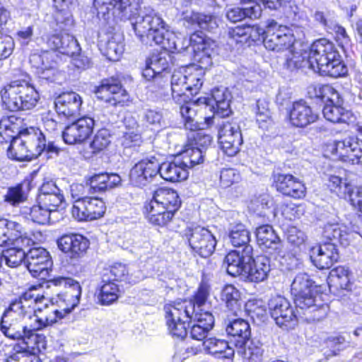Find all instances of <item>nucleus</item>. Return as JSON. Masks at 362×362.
<instances>
[{
  "label": "nucleus",
  "instance_id": "f257e3e1",
  "mask_svg": "<svg viewBox=\"0 0 362 362\" xmlns=\"http://www.w3.org/2000/svg\"><path fill=\"white\" fill-rule=\"evenodd\" d=\"M98 16L105 21L111 17L129 21L136 35L142 42L153 41L173 52L192 47L194 59L206 69L212 64L216 43L202 33H194L188 39L177 37L168 32V25L160 15L150 6L141 8L135 0H94Z\"/></svg>",
  "mask_w": 362,
  "mask_h": 362
},
{
  "label": "nucleus",
  "instance_id": "f03ea898",
  "mask_svg": "<svg viewBox=\"0 0 362 362\" xmlns=\"http://www.w3.org/2000/svg\"><path fill=\"white\" fill-rule=\"evenodd\" d=\"M49 283L54 286H63L66 291L51 300L42 294L36 293L35 288H31L21 296L23 300L33 310L30 319H28L33 333L52 326L70 313L79 303L81 288L78 281L71 278L59 276Z\"/></svg>",
  "mask_w": 362,
  "mask_h": 362
},
{
  "label": "nucleus",
  "instance_id": "7ed1b4c3",
  "mask_svg": "<svg viewBox=\"0 0 362 362\" xmlns=\"http://www.w3.org/2000/svg\"><path fill=\"white\" fill-rule=\"evenodd\" d=\"M163 311L168 333L174 338L185 339L187 327L192 323L191 337L202 341L214 326V318L210 312L195 311L194 304L187 300L167 303Z\"/></svg>",
  "mask_w": 362,
  "mask_h": 362
},
{
  "label": "nucleus",
  "instance_id": "20e7f679",
  "mask_svg": "<svg viewBox=\"0 0 362 362\" xmlns=\"http://www.w3.org/2000/svg\"><path fill=\"white\" fill-rule=\"evenodd\" d=\"M33 313V308L23 300L21 296L19 299L11 302L4 312L0 322L1 333L9 339L23 340L22 344L14 346L15 353L11 355L5 362H32L30 346L25 340L37 339L28 320L30 319Z\"/></svg>",
  "mask_w": 362,
  "mask_h": 362
},
{
  "label": "nucleus",
  "instance_id": "39448f33",
  "mask_svg": "<svg viewBox=\"0 0 362 362\" xmlns=\"http://www.w3.org/2000/svg\"><path fill=\"white\" fill-rule=\"evenodd\" d=\"M311 69L322 76L332 78L344 76L348 72L346 66L334 45L325 38L314 42L310 49Z\"/></svg>",
  "mask_w": 362,
  "mask_h": 362
},
{
  "label": "nucleus",
  "instance_id": "423d86ee",
  "mask_svg": "<svg viewBox=\"0 0 362 362\" xmlns=\"http://www.w3.org/2000/svg\"><path fill=\"white\" fill-rule=\"evenodd\" d=\"M228 335L235 338L237 354L247 362H262L263 349L259 341L250 339L249 323L243 319L230 321L226 327Z\"/></svg>",
  "mask_w": 362,
  "mask_h": 362
},
{
  "label": "nucleus",
  "instance_id": "0eeeda50",
  "mask_svg": "<svg viewBox=\"0 0 362 362\" xmlns=\"http://www.w3.org/2000/svg\"><path fill=\"white\" fill-rule=\"evenodd\" d=\"M38 98L34 87L25 81H13L1 90L4 105L10 111L30 110L36 105Z\"/></svg>",
  "mask_w": 362,
  "mask_h": 362
},
{
  "label": "nucleus",
  "instance_id": "6e6552de",
  "mask_svg": "<svg viewBox=\"0 0 362 362\" xmlns=\"http://www.w3.org/2000/svg\"><path fill=\"white\" fill-rule=\"evenodd\" d=\"M89 187L81 184H73L70 187V193L74 204L78 201L88 198L86 193L87 189H93L94 192H104L118 186L121 182L120 177L115 173H99L91 176L89 180Z\"/></svg>",
  "mask_w": 362,
  "mask_h": 362
},
{
  "label": "nucleus",
  "instance_id": "1a4fd4ad",
  "mask_svg": "<svg viewBox=\"0 0 362 362\" xmlns=\"http://www.w3.org/2000/svg\"><path fill=\"white\" fill-rule=\"evenodd\" d=\"M185 237L192 251L202 257H208L214 252L216 240L207 228L199 226L189 227Z\"/></svg>",
  "mask_w": 362,
  "mask_h": 362
},
{
  "label": "nucleus",
  "instance_id": "9d476101",
  "mask_svg": "<svg viewBox=\"0 0 362 362\" xmlns=\"http://www.w3.org/2000/svg\"><path fill=\"white\" fill-rule=\"evenodd\" d=\"M291 293L294 296L296 307L305 309L313 303L317 301L320 293H317L314 281L305 273L296 276L291 284Z\"/></svg>",
  "mask_w": 362,
  "mask_h": 362
},
{
  "label": "nucleus",
  "instance_id": "9b49d317",
  "mask_svg": "<svg viewBox=\"0 0 362 362\" xmlns=\"http://www.w3.org/2000/svg\"><path fill=\"white\" fill-rule=\"evenodd\" d=\"M263 42L266 49L281 52L290 48L293 44L294 38L287 27L278 25L274 20H269Z\"/></svg>",
  "mask_w": 362,
  "mask_h": 362
},
{
  "label": "nucleus",
  "instance_id": "f8f14e48",
  "mask_svg": "<svg viewBox=\"0 0 362 362\" xmlns=\"http://www.w3.org/2000/svg\"><path fill=\"white\" fill-rule=\"evenodd\" d=\"M97 97L112 106H124L129 101V95L120 82L116 78H107L102 81L96 88Z\"/></svg>",
  "mask_w": 362,
  "mask_h": 362
},
{
  "label": "nucleus",
  "instance_id": "ddd939ff",
  "mask_svg": "<svg viewBox=\"0 0 362 362\" xmlns=\"http://www.w3.org/2000/svg\"><path fill=\"white\" fill-rule=\"evenodd\" d=\"M218 141L221 149L226 155H236L243 141L238 124L235 122H223L219 129Z\"/></svg>",
  "mask_w": 362,
  "mask_h": 362
},
{
  "label": "nucleus",
  "instance_id": "4468645a",
  "mask_svg": "<svg viewBox=\"0 0 362 362\" xmlns=\"http://www.w3.org/2000/svg\"><path fill=\"white\" fill-rule=\"evenodd\" d=\"M272 317L281 327H291L295 325L296 316L289 301L281 296L272 297L268 302Z\"/></svg>",
  "mask_w": 362,
  "mask_h": 362
},
{
  "label": "nucleus",
  "instance_id": "2eb2a0df",
  "mask_svg": "<svg viewBox=\"0 0 362 362\" xmlns=\"http://www.w3.org/2000/svg\"><path fill=\"white\" fill-rule=\"evenodd\" d=\"M105 211L106 206L101 199L88 197L74 204L71 213L76 219L83 221L100 218L103 216Z\"/></svg>",
  "mask_w": 362,
  "mask_h": 362
},
{
  "label": "nucleus",
  "instance_id": "dca6fc26",
  "mask_svg": "<svg viewBox=\"0 0 362 362\" xmlns=\"http://www.w3.org/2000/svg\"><path fill=\"white\" fill-rule=\"evenodd\" d=\"M159 171V161L155 157L143 159L131 169L129 179L132 185L144 187L150 183Z\"/></svg>",
  "mask_w": 362,
  "mask_h": 362
},
{
  "label": "nucleus",
  "instance_id": "f3484780",
  "mask_svg": "<svg viewBox=\"0 0 362 362\" xmlns=\"http://www.w3.org/2000/svg\"><path fill=\"white\" fill-rule=\"evenodd\" d=\"M252 246H245L228 252L224 259L228 274L232 276H245L249 264L252 261Z\"/></svg>",
  "mask_w": 362,
  "mask_h": 362
},
{
  "label": "nucleus",
  "instance_id": "a211bd4d",
  "mask_svg": "<svg viewBox=\"0 0 362 362\" xmlns=\"http://www.w3.org/2000/svg\"><path fill=\"white\" fill-rule=\"evenodd\" d=\"M25 264L33 276L45 279L48 274L52 261L45 249L34 247L27 252Z\"/></svg>",
  "mask_w": 362,
  "mask_h": 362
},
{
  "label": "nucleus",
  "instance_id": "6ab92c4d",
  "mask_svg": "<svg viewBox=\"0 0 362 362\" xmlns=\"http://www.w3.org/2000/svg\"><path fill=\"white\" fill-rule=\"evenodd\" d=\"M94 119L89 117H83L68 125L62 132L65 143L75 144L86 140L93 132Z\"/></svg>",
  "mask_w": 362,
  "mask_h": 362
},
{
  "label": "nucleus",
  "instance_id": "aec40b11",
  "mask_svg": "<svg viewBox=\"0 0 362 362\" xmlns=\"http://www.w3.org/2000/svg\"><path fill=\"white\" fill-rule=\"evenodd\" d=\"M339 259V253L334 243H325L313 247L310 259L320 269H329Z\"/></svg>",
  "mask_w": 362,
  "mask_h": 362
},
{
  "label": "nucleus",
  "instance_id": "412c9836",
  "mask_svg": "<svg viewBox=\"0 0 362 362\" xmlns=\"http://www.w3.org/2000/svg\"><path fill=\"white\" fill-rule=\"evenodd\" d=\"M274 181L276 189L285 195L300 199L305 195L306 188L298 178L290 174H276Z\"/></svg>",
  "mask_w": 362,
  "mask_h": 362
},
{
  "label": "nucleus",
  "instance_id": "4be33fe9",
  "mask_svg": "<svg viewBox=\"0 0 362 362\" xmlns=\"http://www.w3.org/2000/svg\"><path fill=\"white\" fill-rule=\"evenodd\" d=\"M60 250L68 254L71 258H77L84 254L89 246L87 238L80 234H67L57 240Z\"/></svg>",
  "mask_w": 362,
  "mask_h": 362
},
{
  "label": "nucleus",
  "instance_id": "5701e85b",
  "mask_svg": "<svg viewBox=\"0 0 362 362\" xmlns=\"http://www.w3.org/2000/svg\"><path fill=\"white\" fill-rule=\"evenodd\" d=\"M81 105V98L75 92L63 93L54 100L57 112L66 118L78 115Z\"/></svg>",
  "mask_w": 362,
  "mask_h": 362
},
{
  "label": "nucleus",
  "instance_id": "b1692460",
  "mask_svg": "<svg viewBox=\"0 0 362 362\" xmlns=\"http://www.w3.org/2000/svg\"><path fill=\"white\" fill-rule=\"evenodd\" d=\"M317 118V113L302 100L294 102L289 110V121L294 127H304L315 122Z\"/></svg>",
  "mask_w": 362,
  "mask_h": 362
},
{
  "label": "nucleus",
  "instance_id": "393cba45",
  "mask_svg": "<svg viewBox=\"0 0 362 362\" xmlns=\"http://www.w3.org/2000/svg\"><path fill=\"white\" fill-rule=\"evenodd\" d=\"M158 173L163 179L172 182L185 180L188 177L187 169L179 157L172 162L159 163Z\"/></svg>",
  "mask_w": 362,
  "mask_h": 362
},
{
  "label": "nucleus",
  "instance_id": "a878e982",
  "mask_svg": "<svg viewBox=\"0 0 362 362\" xmlns=\"http://www.w3.org/2000/svg\"><path fill=\"white\" fill-rule=\"evenodd\" d=\"M160 208L175 213L180 206L181 202L176 191L169 188H159L153 194V199L149 202Z\"/></svg>",
  "mask_w": 362,
  "mask_h": 362
},
{
  "label": "nucleus",
  "instance_id": "bb28decb",
  "mask_svg": "<svg viewBox=\"0 0 362 362\" xmlns=\"http://www.w3.org/2000/svg\"><path fill=\"white\" fill-rule=\"evenodd\" d=\"M47 45L52 49L71 57L78 54L81 50L77 40L69 34L54 35L48 39Z\"/></svg>",
  "mask_w": 362,
  "mask_h": 362
},
{
  "label": "nucleus",
  "instance_id": "cd10ccee",
  "mask_svg": "<svg viewBox=\"0 0 362 362\" xmlns=\"http://www.w3.org/2000/svg\"><path fill=\"white\" fill-rule=\"evenodd\" d=\"M270 271V259L266 256H258L252 258L244 277L252 282H262L267 279Z\"/></svg>",
  "mask_w": 362,
  "mask_h": 362
},
{
  "label": "nucleus",
  "instance_id": "c85d7f7f",
  "mask_svg": "<svg viewBox=\"0 0 362 362\" xmlns=\"http://www.w3.org/2000/svg\"><path fill=\"white\" fill-rule=\"evenodd\" d=\"M256 238L259 245L263 248L270 249L276 255H280L282 243L270 225H263L256 230Z\"/></svg>",
  "mask_w": 362,
  "mask_h": 362
},
{
  "label": "nucleus",
  "instance_id": "c756f323",
  "mask_svg": "<svg viewBox=\"0 0 362 362\" xmlns=\"http://www.w3.org/2000/svg\"><path fill=\"white\" fill-rule=\"evenodd\" d=\"M202 345L209 354L217 358L233 360L235 356L234 348L224 339L210 337L205 339Z\"/></svg>",
  "mask_w": 362,
  "mask_h": 362
},
{
  "label": "nucleus",
  "instance_id": "7c9ffc66",
  "mask_svg": "<svg viewBox=\"0 0 362 362\" xmlns=\"http://www.w3.org/2000/svg\"><path fill=\"white\" fill-rule=\"evenodd\" d=\"M21 132L24 143L28 145L31 160L37 158L46 148L45 138L41 131L34 128L26 129Z\"/></svg>",
  "mask_w": 362,
  "mask_h": 362
},
{
  "label": "nucleus",
  "instance_id": "2f4dec72",
  "mask_svg": "<svg viewBox=\"0 0 362 362\" xmlns=\"http://www.w3.org/2000/svg\"><path fill=\"white\" fill-rule=\"evenodd\" d=\"M212 100L214 105H212L214 114L221 117L228 116L231 113L230 103L231 94L228 88L224 87L216 88L212 90Z\"/></svg>",
  "mask_w": 362,
  "mask_h": 362
},
{
  "label": "nucleus",
  "instance_id": "473e14b6",
  "mask_svg": "<svg viewBox=\"0 0 362 362\" xmlns=\"http://www.w3.org/2000/svg\"><path fill=\"white\" fill-rule=\"evenodd\" d=\"M185 69L175 71L171 77L172 97L175 103L182 104L189 100L187 94L188 86H186Z\"/></svg>",
  "mask_w": 362,
  "mask_h": 362
},
{
  "label": "nucleus",
  "instance_id": "72a5a7b5",
  "mask_svg": "<svg viewBox=\"0 0 362 362\" xmlns=\"http://www.w3.org/2000/svg\"><path fill=\"white\" fill-rule=\"evenodd\" d=\"M124 38L120 33L108 36L104 44L101 43V50L110 61H117L124 52Z\"/></svg>",
  "mask_w": 362,
  "mask_h": 362
},
{
  "label": "nucleus",
  "instance_id": "f704fd0d",
  "mask_svg": "<svg viewBox=\"0 0 362 362\" xmlns=\"http://www.w3.org/2000/svg\"><path fill=\"white\" fill-rule=\"evenodd\" d=\"M322 236L329 240L338 241L342 246L350 244L352 233L348 232L345 226L339 223H326L322 228Z\"/></svg>",
  "mask_w": 362,
  "mask_h": 362
},
{
  "label": "nucleus",
  "instance_id": "c9c22d12",
  "mask_svg": "<svg viewBox=\"0 0 362 362\" xmlns=\"http://www.w3.org/2000/svg\"><path fill=\"white\" fill-rule=\"evenodd\" d=\"M262 8L259 4L250 1L249 5L243 7H233L229 8L226 13V18L233 23H236L245 18H258L261 16Z\"/></svg>",
  "mask_w": 362,
  "mask_h": 362
},
{
  "label": "nucleus",
  "instance_id": "e433bc0d",
  "mask_svg": "<svg viewBox=\"0 0 362 362\" xmlns=\"http://www.w3.org/2000/svg\"><path fill=\"white\" fill-rule=\"evenodd\" d=\"M145 211L148 221L156 226H164L172 220L174 216L170 211L160 208L153 204V203L148 202L145 205Z\"/></svg>",
  "mask_w": 362,
  "mask_h": 362
},
{
  "label": "nucleus",
  "instance_id": "4c0bfd02",
  "mask_svg": "<svg viewBox=\"0 0 362 362\" xmlns=\"http://www.w3.org/2000/svg\"><path fill=\"white\" fill-rule=\"evenodd\" d=\"M10 19V12L0 4V35L2 34V27ZM15 43L11 36L0 38V60L8 58L14 49Z\"/></svg>",
  "mask_w": 362,
  "mask_h": 362
},
{
  "label": "nucleus",
  "instance_id": "58836bf2",
  "mask_svg": "<svg viewBox=\"0 0 362 362\" xmlns=\"http://www.w3.org/2000/svg\"><path fill=\"white\" fill-rule=\"evenodd\" d=\"M183 18L188 23L197 24L202 29L209 32L214 31L218 27L217 18L211 15L187 11L183 13Z\"/></svg>",
  "mask_w": 362,
  "mask_h": 362
},
{
  "label": "nucleus",
  "instance_id": "ea45409f",
  "mask_svg": "<svg viewBox=\"0 0 362 362\" xmlns=\"http://www.w3.org/2000/svg\"><path fill=\"white\" fill-rule=\"evenodd\" d=\"M187 169L204 162L203 151L192 144H187L178 156Z\"/></svg>",
  "mask_w": 362,
  "mask_h": 362
},
{
  "label": "nucleus",
  "instance_id": "a19ab883",
  "mask_svg": "<svg viewBox=\"0 0 362 362\" xmlns=\"http://www.w3.org/2000/svg\"><path fill=\"white\" fill-rule=\"evenodd\" d=\"M8 157L18 161L31 160L28 145L24 143L23 137L20 133L18 137L12 139L8 149Z\"/></svg>",
  "mask_w": 362,
  "mask_h": 362
},
{
  "label": "nucleus",
  "instance_id": "79ce46f5",
  "mask_svg": "<svg viewBox=\"0 0 362 362\" xmlns=\"http://www.w3.org/2000/svg\"><path fill=\"white\" fill-rule=\"evenodd\" d=\"M24 217L33 223L44 225L49 222L51 212L39 203L32 207H25L22 211Z\"/></svg>",
  "mask_w": 362,
  "mask_h": 362
},
{
  "label": "nucleus",
  "instance_id": "37998d69",
  "mask_svg": "<svg viewBox=\"0 0 362 362\" xmlns=\"http://www.w3.org/2000/svg\"><path fill=\"white\" fill-rule=\"evenodd\" d=\"M229 238L234 247L250 246L248 243L250 240V232L243 223L232 225L230 228Z\"/></svg>",
  "mask_w": 362,
  "mask_h": 362
},
{
  "label": "nucleus",
  "instance_id": "c03bdc74",
  "mask_svg": "<svg viewBox=\"0 0 362 362\" xmlns=\"http://www.w3.org/2000/svg\"><path fill=\"white\" fill-rule=\"evenodd\" d=\"M119 293V289L115 282L103 279V285L100 288L98 299L101 304L110 305L117 300Z\"/></svg>",
  "mask_w": 362,
  "mask_h": 362
},
{
  "label": "nucleus",
  "instance_id": "a18cd8bd",
  "mask_svg": "<svg viewBox=\"0 0 362 362\" xmlns=\"http://www.w3.org/2000/svg\"><path fill=\"white\" fill-rule=\"evenodd\" d=\"M322 113L327 120L333 123L346 122L350 116V112L341 105H325Z\"/></svg>",
  "mask_w": 362,
  "mask_h": 362
},
{
  "label": "nucleus",
  "instance_id": "49530a36",
  "mask_svg": "<svg viewBox=\"0 0 362 362\" xmlns=\"http://www.w3.org/2000/svg\"><path fill=\"white\" fill-rule=\"evenodd\" d=\"M221 299L226 303V306L235 313L241 306V295L240 291L231 284L224 286L221 291Z\"/></svg>",
  "mask_w": 362,
  "mask_h": 362
},
{
  "label": "nucleus",
  "instance_id": "de8ad7c7",
  "mask_svg": "<svg viewBox=\"0 0 362 362\" xmlns=\"http://www.w3.org/2000/svg\"><path fill=\"white\" fill-rule=\"evenodd\" d=\"M349 271L344 267L332 269L328 278L329 284L336 288L348 289L350 283Z\"/></svg>",
  "mask_w": 362,
  "mask_h": 362
},
{
  "label": "nucleus",
  "instance_id": "09e8293b",
  "mask_svg": "<svg viewBox=\"0 0 362 362\" xmlns=\"http://www.w3.org/2000/svg\"><path fill=\"white\" fill-rule=\"evenodd\" d=\"M186 86L190 95H196L203 84V73L201 70H195L193 67L185 68Z\"/></svg>",
  "mask_w": 362,
  "mask_h": 362
},
{
  "label": "nucleus",
  "instance_id": "8fccbe9b",
  "mask_svg": "<svg viewBox=\"0 0 362 362\" xmlns=\"http://www.w3.org/2000/svg\"><path fill=\"white\" fill-rule=\"evenodd\" d=\"M21 225L7 219H0V246L8 245L11 237H13Z\"/></svg>",
  "mask_w": 362,
  "mask_h": 362
},
{
  "label": "nucleus",
  "instance_id": "3c124183",
  "mask_svg": "<svg viewBox=\"0 0 362 362\" xmlns=\"http://www.w3.org/2000/svg\"><path fill=\"white\" fill-rule=\"evenodd\" d=\"M353 139L348 138L342 141H336L332 144L327 146V151L332 155L336 156L344 161L348 160L349 151L351 147Z\"/></svg>",
  "mask_w": 362,
  "mask_h": 362
},
{
  "label": "nucleus",
  "instance_id": "603ef678",
  "mask_svg": "<svg viewBox=\"0 0 362 362\" xmlns=\"http://www.w3.org/2000/svg\"><path fill=\"white\" fill-rule=\"evenodd\" d=\"M146 61L149 64H151L152 67L156 69V71L163 74V72L169 66L171 62V56L168 52L163 51L153 53Z\"/></svg>",
  "mask_w": 362,
  "mask_h": 362
},
{
  "label": "nucleus",
  "instance_id": "864d4df0",
  "mask_svg": "<svg viewBox=\"0 0 362 362\" xmlns=\"http://www.w3.org/2000/svg\"><path fill=\"white\" fill-rule=\"evenodd\" d=\"M25 251L23 248L10 247L3 252L4 262L11 267H16L26 258Z\"/></svg>",
  "mask_w": 362,
  "mask_h": 362
},
{
  "label": "nucleus",
  "instance_id": "5fc2aeb1",
  "mask_svg": "<svg viewBox=\"0 0 362 362\" xmlns=\"http://www.w3.org/2000/svg\"><path fill=\"white\" fill-rule=\"evenodd\" d=\"M54 52H43L41 54H32L30 57V62L37 71L45 70L49 67V65L57 64L54 60Z\"/></svg>",
  "mask_w": 362,
  "mask_h": 362
},
{
  "label": "nucleus",
  "instance_id": "6e6d98bb",
  "mask_svg": "<svg viewBox=\"0 0 362 362\" xmlns=\"http://www.w3.org/2000/svg\"><path fill=\"white\" fill-rule=\"evenodd\" d=\"M286 66L291 70L306 67L311 69L310 53H292L291 57H288L286 59Z\"/></svg>",
  "mask_w": 362,
  "mask_h": 362
},
{
  "label": "nucleus",
  "instance_id": "4d7b16f0",
  "mask_svg": "<svg viewBox=\"0 0 362 362\" xmlns=\"http://www.w3.org/2000/svg\"><path fill=\"white\" fill-rule=\"evenodd\" d=\"M37 203L43 206L52 213L58 210L64 202L63 194L58 195H38Z\"/></svg>",
  "mask_w": 362,
  "mask_h": 362
},
{
  "label": "nucleus",
  "instance_id": "13d9d810",
  "mask_svg": "<svg viewBox=\"0 0 362 362\" xmlns=\"http://www.w3.org/2000/svg\"><path fill=\"white\" fill-rule=\"evenodd\" d=\"M110 133L107 129H101L94 136L90 147L94 153L105 149L110 144Z\"/></svg>",
  "mask_w": 362,
  "mask_h": 362
},
{
  "label": "nucleus",
  "instance_id": "bf43d9fd",
  "mask_svg": "<svg viewBox=\"0 0 362 362\" xmlns=\"http://www.w3.org/2000/svg\"><path fill=\"white\" fill-rule=\"evenodd\" d=\"M322 295L317 297V301L313 303L310 306L305 308L308 310L313 314L312 320L313 321H320L323 320L327 315L329 311V306L327 304L323 303L321 299Z\"/></svg>",
  "mask_w": 362,
  "mask_h": 362
},
{
  "label": "nucleus",
  "instance_id": "052dcab7",
  "mask_svg": "<svg viewBox=\"0 0 362 362\" xmlns=\"http://www.w3.org/2000/svg\"><path fill=\"white\" fill-rule=\"evenodd\" d=\"M240 179L239 172L234 168H223L220 172V184L224 188L238 183Z\"/></svg>",
  "mask_w": 362,
  "mask_h": 362
},
{
  "label": "nucleus",
  "instance_id": "680f3d73",
  "mask_svg": "<svg viewBox=\"0 0 362 362\" xmlns=\"http://www.w3.org/2000/svg\"><path fill=\"white\" fill-rule=\"evenodd\" d=\"M25 199L26 197L23 191V187L21 185L8 188L4 196V201L13 206L18 205L25 202Z\"/></svg>",
  "mask_w": 362,
  "mask_h": 362
},
{
  "label": "nucleus",
  "instance_id": "e2e57ef3",
  "mask_svg": "<svg viewBox=\"0 0 362 362\" xmlns=\"http://www.w3.org/2000/svg\"><path fill=\"white\" fill-rule=\"evenodd\" d=\"M328 185L330 189L337 193L338 196L346 198V193L351 185L345 181L343 182L338 176L332 175L329 177Z\"/></svg>",
  "mask_w": 362,
  "mask_h": 362
},
{
  "label": "nucleus",
  "instance_id": "0e129e2a",
  "mask_svg": "<svg viewBox=\"0 0 362 362\" xmlns=\"http://www.w3.org/2000/svg\"><path fill=\"white\" fill-rule=\"evenodd\" d=\"M320 93L322 99H327L326 105H342L343 99L339 92L330 86H324L320 88Z\"/></svg>",
  "mask_w": 362,
  "mask_h": 362
},
{
  "label": "nucleus",
  "instance_id": "69168bd1",
  "mask_svg": "<svg viewBox=\"0 0 362 362\" xmlns=\"http://www.w3.org/2000/svg\"><path fill=\"white\" fill-rule=\"evenodd\" d=\"M142 76L147 81L153 80L155 83L160 84L162 87L167 85V78H165L163 74L156 71V69L147 61L146 68L143 70Z\"/></svg>",
  "mask_w": 362,
  "mask_h": 362
},
{
  "label": "nucleus",
  "instance_id": "338daca9",
  "mask_svg": "<svg viewBox=\"0 0 362 362\" xmlns=\"http://www.w3.org/2000/svg\"><path fill=\"white\" fill-rule=\"evenodd\" d=\"M351 204L362 213V187L351 185L346 193Z\"/></svg>",
  "mask_w": 362,
  "mask_h": 362
},
{
  "label": "nucleus",
  "instance_id": "774afa93",
  "mask_svg": "<svg viewBox=\"0 0 362 362\" xmlns=\"http://www.w3.org/2000/svg\"><path fill=\"white\" fill-rule=\"evenodd\" d=\"M209 293V286L206 284H202L194 296V300H190L194 304V310L198 312H203L201 307L204 305Z\"/></svg>",
  "mask_w": 362,
  "mask_h": 362
}]
</instances>
